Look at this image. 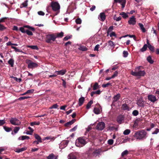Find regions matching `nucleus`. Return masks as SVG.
<instances>
[{"label":"nucleus","mask_w":159,"mask_h":159,"mask_svg":"<svg viewBox=\"0 0 159 159\" xmlns=\"http://www.w3.org/2000/svg\"><path fill=\"white\" fill-rule=\"evenodd\" d=\"M147 134V132L144 129L139 130L135 133L133 136L137 139L142 140L146 139Z\"/></svg>","instance_id":"1"},{"label":"nucleus","mask_w":159,"mask_h":159,"mask_svg":"<svg viewBox=\"0 0 159 159\" xmlns=\"http://www.w3.org/2000/svg\"><path fill=\"white\" fill-rule=\"evenodd\" d=\"M142 66H139L135 68V71H132L131 74L134 76H143L146 74L144 70H141L143 69Z\"/></svg>","instance_id":"2"},{"label":"nucleus","mask_w":159,"mask_h":159,"mask_svg":"<svg viewBox=\"0 0 159 159\" xmlns=\"http://www.w3.org/2000/svg\"><path fill=\"white\" fill-rule=\"evenodd\" d=\"M50 5L52 10L56 12L55 15H57L60 12V6L59 4L57 2L52 1Z\"/></svg>","instance_id":"3"},{"label":"nucleus","mask_w":159,"mask_h":159,"mask_svg":"<svg viewBox=\"0 0 159 159\" xmlns=\"http://www.w3.org/2000/svg\"><path fill=\"white\" fill-rule=\"evenodd\" d=\"M87 143L84 137H81L78 138L76 140L75 145L76 146L81 147L85 145Z\"/></svg>","instance_id":"4"},{"label":"nucleus","mask_w":159,"mask_h":159,"mask_svg":"<svg viewBox=\"0 0 159 159\" xmlns=\"http://www.w3.org/2000/svg\"><path fill=\"white\" fill-rule=\"evenodd\" d=\"M56 37L54 34H48L46 35L45 40V42L48 43H51L56 40Z\"/></svg>","instance_id":"5"},{"label":"nucleus","mask_w":159,"mask_h":159,"mask_svg":"<svg viewBox=\"0 0 159 159\" xmlns=\"http://www.w3.org/2000/svg\"><path fill=\"white\" fill-rule=\"evenodd\" d=\"M26 63L28 64V67L29 69H33L38 66V64L37 63L32 62L30 60H28Z\"/></svg>","instance_id":"6"},{"label":"nucleus","mask_w":159,"mask_h":159,"mask_svg":"<svg viewBox=\"0 0 159 159\" xmlns=\"http://www.w3.org/2000/svg\"><path fill=\"white\" fill-rule=\"evenodd\" d=\"M10 122L12 125H18L21 124L20 121L16 117L11 118L10 120Z\"/></svg>","instance_id":"7"},{"label":"nucleus","mask_w":159,"mask_h":159,"mask_svg":"<svg viewBox=\"0 0 159 159\" xmlns=\"http://www.w3.org/2000/svg\"><path fill=\"white\" fill-rule=\"evenodd\" d=\"M25 28H28L29 30L32 31H34L35 30V29L34 28L31 27L28 25H24L23 27H20V30L22 33H25L26 30H25L24 29Z\"/></svg>","instance_id":"8"},{"label":"nucleus","mask_w":159,"mask_h":159,"mask_svg":"<svg viewBox=\"0 0 159 159\" xmlns=\"http://www.w3.org/2000/svg\"><path fill=\"white\" fill-rule=\"evenodd\" d=\"M105 126V123L103 122H101L98 124L96 126V128L98 130H102L104 129Z\"/></svg>","instance_id":"9"},{"label":"nucleus","mask_w":159,"mask_h":159,"mask_svg":"<svg viewBox=\"0 0 159 159\" xmlns=\"http://www.w3.org/2000/svg\"><path fill=\"white\" fill-rule=\"evenodd\" d=\"M128 22L129 25H134L136 23V18L134 16H132L129 18Z\"/></svg>","instance_id":"10"},{"label":"nucleus","mask_w":159,"mask_h":159,"mask_svg":"<svg viewBox=\"0 0 159 159\" xmlns=\"http://www.w3.org/2000/svg\"><path fill=\"white\" fill-rule=\"evenodd\" d=\"M76 8V4L75 2H71L68 7L69 9L72 11H73Z\"/></svg>","instance_id":"11"},{"label":"nucleus","mask_w":159,"mask_h":159,"mask_svg":"<svg viewBox=\"0 0 159 159\" xmlns=\"http://www.w3.org/2000/svg\"><path fill=\"white\" fill-rule=\"evenodd\" d=\"M114 2L115 3L118 2L119 3H121L122 8H124L125 6L126 0H114Z\"/></svg>","instance_id":"12"},{"label":"nucleus","mask_w":159,"mask_h":159,"mask_svg":"<svg viewBox=\"0 0 159 159\" xmlns=\"http://www.w3.org/2000/svg\"><path fill=\"white\" fill-rule=\"evenodd\" d=\"M148 98L149 101L153 102H154L157 100L156 97L155 96L152 95H148Z\"/></svg>","instance_id":"13"},{"label":"nucleus","mask_w":159,"mask_h":159,"mask_svg":"<svg viewBox=\"0 0 159 159\" xmlns=\"http://www.w3.org/2000/svg\"><path fill=\"white\" fill-rule=\"evenodd\" d=\"M106 16L104 12L100 13L98 16V19L102 21H104L106 19Z\"/></svg>","instance_id":"14"},{"label":"nucleus","mask_w":159,"mask_h":159,"mask_svg":"<svg viewBox=\"0 0 159 159\" xmlns=\"http://www.w3.org/2000/svg\"><path fill=\"white\" fill-rule=\"evenodd\" d=\"M121 109L124 111H129L130 110V109L127 104L124 103L122 104L121 106Z\"/></svg>","instance_id":"15"},{"label":"nucleus","mask_w":159,"mask_h":159,"mask_svg":"<svg viewBox=\"0 0 159 159\" xmlns=\"http://www.w3.org/2000/svg\"><path fill=\"white\" fill-rule=\"evenodd\" d=\"M137 104L138 106L143 107L144 106V102L142 99H140L138 100L137 102Z\"/></svg>","instance_id":"16"},{"label":"nucleus","mask_w":159,"mask_h":159,"mask_svg":"<svg viewBox=\"0 0 159 159\" xmlns=\"http://www.w3.org/2000/svg\"><path fill=\"white\" fill-rule=\"evenodd\" d=\"M75 121V119H73L71 121L68 122L65 124V126L66 127H68L73 124Z\"/></svg>","instance_id":"17"},{"label":"nucleus","mask_w":159,"mask_h":159,"mask_svg":"<svg viewBox=\"0 0 159 159\" xmlns=\"http://www.w3.org/2000/svg\"><path fill=\"white\" fill-rule=\"evenodd\" d=\"M85 100L84 98V97H81L79 99V105L80 106L82 105L83 104Z\"/></svg>","instance_id":"18"},{"label":"nucleus","mask_w":159,"mask_h":159,"mask_svg":"<svg viewBox=\"0 0 159 159\" xmlns=\"http://www.w3.org/2000/svg\"><path fill=\"white\" fill-rule=\"evenodd\" d=\"M57 156H55L53 153H51L47 157V159H57Z\"/></svg>","instance_id":"19"},{"label":"nucleus","mask_w":159,"mask_h":159,"mask_svg":"<svg viewBox=\"0 0 159 159\" xmlns=\"http://www.w3.org/2000/svg\"><path fill=\"white\" fill-rule=\"evenodd\" d=\"M54 34L56 37V39L57 38H61L63 37L64 35V33L63 32H61L60 33H57Z\"/></svg>","instance_id":"20"},{"label":"nucleus","mask_w":159,"mask_h":159,"mask_svg":"<svg viewBox=\"0 0 159 159\" xmlns=\"http://www.w3.org/2000/svg\"><path fill=\"white\" fill-rule=\"evenodd\" d=\"M120 93L115 95L113 98V102H116L117 101L120 99Z\"/></svg>","instance_id":"21"},{"label":"nucleus","mask_w":159,"mask_h":159,"mask_svg":"<svg viewBox=\"0 0 159 159\" xmlns=\"http://www.w3.org/2000/svg\"><path fill=\"white\" fill-rule=\"evenodd\" d=\"M20 128L19 127H15L13 130V132H12L11 133L12 134H15L17 133L19 130L20 129Z\"/></svg>","instance_id":"22"},{"label":"nucleus","mask_w":159,"mask_h":159,"mask_svg":"<svg viewBox=\"0 0 159 159\" xmlns=\"http://www.w3.org/2000/svg\"><path fill=\"white\" fill-rule=\"evenodd\" d=\"M100 152L98 150H95L92 153V155L93 156L96 157L99 155L100 154Z\"/></svg>","instance_id":"23"},{"label":"nucleus","mask_w":159,"mask_h":159,"mask_svg":"<svg viewBox=\"0 0 159 159\" xmlns=\"http://www.w3.org/2000/svg\"><path fill=\"white\" fill-rule=\"evenodd\" d=\"M27 149V148L24 147L21 148H16V149L15 152L18 153L22 152V151L25 150Z\"/></svg>","instance_id":"24"},{"label":"nucleus","mask_w":159,"mask_h":159,"mask_svg":"<svg viewBox=\"0 0 159 159\" xmlns=\"http://www.w3.org/2000/svg\"><path fill=\"white\" fill-rule=\"evenodd\" d=\"M34 137L40 143H42V141L40 136L37 134H34Z\"/></svg>","instance_id":"25"},{"label":"nucleus","mask_w":159,"mask_h":159,"mask_svg":"<svg viewBox=\"0 0 159 159\" xmlns=\"http://www.w3.org/2000/svg\"><path fill=\"white\" fill-rule=\"evenodd\" d=\"M139 25L140 27L141 30L143 32L145 33V32H146V30L145 28H144L143 25L142 24L139 23Z\"/></svg>","instance_id":"26"},{"label":"nucleus","mask_w":159,"mask_h":159,"mask_svg":"<svg viewBox=\"0 0 159 159\" xmlns=\"http://www.w3.org/2000/svg\"><path fill=\"white\" fill-rule=\"evenodd\" d=\"M30 139L29 137L27 136H20L18 139L19 140H24L26 139Z\"/></svg>","instance_id":"27"},{"label":"nucleus","mask_w":159,"mask_h":159,"mask_svg":"<svg viewBox=\"0 0 159 159\" xmlns=\"http://www.w3.org/2000/svg\"><path fill=\"white\" fill-rule=\"evenodd\" d=\"M94 113L96 114H99L100 113V110L99 108L95 107L93 110Z\"/></svg>","instance_id":"28"},{"label":"nucleus","mask_w":159,"mask_h":159,"mask_svg":"<svg viewBox=\"0 0 159 159\" xmlns=\"http://www.w3.org/2000/svg\"><path fill=\"white\" fill-rule=\"evenodd\" d=\"M93 103V100H90L87 104L86 105V108L88 109H89L91 107V105Z\"/></svg>","instance_id":"29"},{"label":"nucleus","mask_w":159,"mask_h":159,"mask_svg":"<svg viewBox=\"0 0 159 159\" xmlns=\"http://www.w3.org/2000/svg\"><path fill=\"white\" fill-rule=\"evenodd\" d=\"M148 47V45L147 44H145L143 48H142L140 49V51L142 52H143L146 51Z\"/></svg>","instance_id":"30"},{"label":"nucleus","mask_w":159,"mask_h":159,"mask_svg":"<svg viewBox=\"0 0 159 159\" xmlns=\"http://www.w3.org/2000/svg\"><path fill=\"white\" fill-rule=\"evenodd\" d=\"M147 60L150 64H152L153 63L154 61L152 60V57L150 56H148L147 58Z\"/></svg>","instance_id":"31"},{"label":"nucleus","mask_w":159,"mask_h":159,"mask_svg":"<svg viewBox=\"0 0 159 159\" xmlns=\"http://www.w3.org/2000/svg\"><path fill=\"white\" fill-rule=\"evenodd\" d=\"M14 60L13 59H10L8 61V64L11 65V66L12 67L14 65Z\"/></svg>","instance_id":"32"},{"label":"nucleus","mask_w":159,"mask_h":159,"mask_svg":"<svg viewBox=\"0 0 159 159\" xmlns=\"http://www.w3.org/2000/svg\"><path fill=\"white\" fill-rule=\"evenodd\" d=\"M120 15L122 16V17L125 19L128 17V15L125 12H122L120 13Z\"/></svg>","instance_id":"33"},{"label":"nucleus","mask_w":159,"mask_h":159,"mask_svg":"<svg viewBox=\"0 0 159 159\" xmlns=\"http://www.w3.org/2000/svg\"><path fill=\"white\" fill-rule=\"evenodd\" d=\"M3 128L7 132H9L12 130V128L6 126H3Z\"/></svg>","instance_id":"34"},{"label":"nucleus","mask_w":159,"mask_h":159,"mask_svg":"<svg viewBox=\"0 0 159 159\" xmlns=\"http://www.w3.org/2000/svg\"><path fill=\"white\" fill-rule=\"evenodd\" d=\"M11 48H12L14 49L15 50V51L16 52H23L21 50L19 49L16 47L13 46H11Z\"/></svg>","instance_id":"35"},{"label":"nucleus","mask_w":159,"mask_h":159,"mask_svg":"<svg viewBox=\"0 0 159 159\" xmlns=\"http://www.w3.org/2000/svg\"><path fill=\"white\" fill-rule=\"evenodd\" d=\"M67 70H62L59 71V75H63L66 72Z\"/></svg>","instance_id":"36"},{"label":"nucleus","mask_w":159,"mask_h":159,"mask_svg":"<svg viewBox=\"0 0 159 159\" xmlns=\"http://www.w3.org/2000/svg\"><path fill=\"white\" fill-rule=\"evenodd\" d=\"M27 2H28L27 0H26V1H25L21 5L20 7H26L28 5Z\"/></svg>","instance_id":"37"},{"label":"nucleus","mask_w":159,"mask_h":159,"mask_svg":"<svg viewBox=\"0 0 159 159\" xmlns=\"http://www.w3.org/2000/svg\"><path fill=\"white\" fill-rule=\"evenodd\" d=\"M109 86H112V83L109 82L107 84H102V86L103 88H106V87H108Z\"/></svg>","instance_id":"38"},{"label":"nucleus","mask_w":159,"mask_h":159,"mask_svg":"<svg viewBox=\"0 0 159 159\" xmlns=\"http://www.w3.org/2000/svg\"><path fill=\"white\" fill-rule=\"evenodd\" d=\"M148 47L149 50L152 52H154V46H152L151 45H150L148 46Z\"/></svg>","instance_id":"39"},{"label":"nucleus","mask_w":159,"mask_h":159,"mask_svg":"<svg viewBox=\"0 0 159 159\" xmlns=\"http://www.w3.org/2000/svg\"><path fill=\"white\" fill-rule=\"evenodd\" d=\"M123 119L122 117L119 116L117 118V121L119 123L121 124L123 120Z\"/></svg>","instance_id":"40"},{"label":"nucleus","mask_w":159,"mask_h":159,"mask_svg":"<svg viewBox=\"0 0 159 159\" xmlns=\"http://www.w3.org/2000/svg\"><path fill=\"white\" fill-rule=\"evenodd\" d=\"M79 49L80 50L82 51H86L87 50V48H86L85 46H81L79 48Z\"/></svg>","instance_id":"41"},{"label":"nucleus","mask_w":159,"mask_h":159,"mask_svg":"<svg viewBox=\"0 0 159 159\" xmlns=\"http://www.w3.org/2000/svg\"><path fill=\"white\" fill-rule=\"evenodd\" d=\"M130 130L129 129H126L123 132V134L125 135H128L130 132Z\"/></svg>","instance_id":"42"},{"label":"nucleus","mask_w":159,"mask_h":159,"mask_svg":"<svg viewBox=\"0 0 159 159\" xmlns=\"http://www.w3.org/2000/svg\"><path fill=\"white\" fill-rule=\"evenodd\" d=\"M27 47L33 49H36L37 50L38 49V47L37 46L34 45H31V46H27Z\"/></svg>","instance_id":"43"},{"label":"nucleus","mask_w":159,"mask_h":159,"mask_svg":"<svg viewBox=\"0 0 159 159\" xmlns=\"http://www.w3.org/2000/svg\"><path fill=\"white\" fill-rule=\"evenodd\" d=\"M127 36H129L130 38H133L134 39V40H136V37L135 35H126L123 36L124 37H125Z\"/></svg>","instance_id":"44"},{"label":"nucleus","mask_w":159,"mask_h":159,"mask_svg":"<svg viewBox=\"0 0 159 159\" xmlns=\"http://www.w3.org/2000/svg\"><path fill=\"white\" fill-rule=\"evenodd\" d=\"M98 88V84L96 82L94 84V86H93V89L94 90H96Z\"/></svg>","instance_id":"45"},{"label":"nucleus","mask_w":159,"mask_h":159,"mask_svg":"<svg viewBox=\"0 0 159 159\" xmlns=\"http://www.w3.org/2000/svg\"><path fill=\"white\" fill-rule=\"evenodd\" d=\"M139 114V111L137 110H134L132 112V114L133 116H136Z\"/></svg>","instance_id":"46"},{"label":"nucleus","mask_w":159,"mask_h":159,"mask_svg":"<svg viewBox=\"0 0 159 159\" xmlns=\"http://www.w3.org/2000/svg\"><path fill=\"white\" fill-rule=\"evenodd\" d=\"M40 124V122H32L30 123V125L32 126H34V125H39Z\"/></svg>","instance_id":"47"},{"label":"nucleus","mask_w":159,"mask_h":159,"mask_svg":"<svg viewBox=\"0 0 159 159\" xmlns=\"http://www.w3.org/2000/svg\"><path fill=\"white\" fill-rule=\"evenodd\" d=\"M113 26H110L109 28L107 30V35H108L109 33L110 32H111L112 30H113Z\"/></svg>","instance_id":"48"},{"label":"nucleus","mask_w":159,"mask_h":159,"mask_svg":"<svg viewBox=\"0 0 159 159\" xmlns=\"http://www.w3.org/2000/svg\"><path fill=\"white\" fill-rule=\"evenodd\" d=\"M6 29V28L3 25L0 24V31H2Z\"/></svg>","instance_id":"49"},{"label":"nucleus","mask_w":159,"mask_h":159,"mask_svg":"<svg viewBox=\"0 0 159 159\" xmlns=\"http://www.w3.org/2000/svg\"><path fill=\"white\" fill-rule=\"evenodd\" d=\"M75 22L77 24H80L81 23L82 20L80 18H79L76 19Z\"/></svg>","instance_id":"50"},{"label":"nucleus","mask_w":159,"mask_h":159,"mask_svg":"<svg viewBox=\"0 0 159 159\" xmlns=\"http://www.w3.org/2000/svg\"><path fill=\"white\" fill-rule=\"evenodd\" d=\"M58 107V106L57 105V104H55L50 107L49 108L50 109L53 108H57Z\"/></svg>","instance_id":"51"},{"label":"nucleus","mask_w":159,"mask_h":159,"mask_svg":"<svg viewBox=\"0 0 159 159\" xmlns=\"http://www.w3.org/2000/svg\"><path fill=\"white\" fill-rule=\"evenodd\" d=\"M25 33H26L28 35L30 36H32L33 35L32 32L28 30H26Z\"/></svg>","instance_id":"52"},{"label":"nucleus","mask_w":159,"mask_h":159,"mask_svg":"<svg viewBox=\"0 0 159 159\" xmlns=\"http://www.w3.org/2000/svg\"><path fill=\"white\" fill-rule=\"evenodd\" d=\"M128 153V151L127 150H125L123 152L121 153V156L122 157L124 156L125 155H127Z\"/></svg>","instance_id":"53"},{"label":"nucleus","mask_w":159,"mask_h":159,"mask_svg":"<svg viewBox=\"0 0 159 159\" xmlns=\"http://www.w3.org/2000/svg\"><path fill=\"white\" fill-rule=\"evenodd\" d=\"M69 159H77V157L73 155H70L69 156Z\"/></svg>","instance_id":"54"},{"label":"nucleus","mask_w":159,"mask_h":159,"mask_svg":"<svg viewBox=\"0 0 159 159\" xmlns=\"http://www.w3.org/2000/svg\"><path fill=\"white\" fill-rule=\"evenodd\" d=\"M138 120H136L135 121L133 126V127L136 128L138 126Z\"/></svg>","instance_id":"55"},{"label":"nucleus","mask_w":159,"mask_h":159,"mask_svg":"<svg viewBox=\"0 0 159 159\" xmlns=\"http://www.w3.org/2000/svg\"><path fill=\"white\" fill-rule=\"evenodd\" d=\"M123 57H125L128 56V53L127 51H124L123 52Z\"/></svg>","instance_id":"56"},{"label":"nucleus","mask_w":159,"mask_h":159,"mask_svg":"<svg viewBox=\"0 0 159 159\" xmlns=\"http://www.w3.org/2000/svg\"><path fill=\"white\" fill-rule=\"evenodd\" d=\"M8 18L7 17H4L1 18L0 19V23L3 22H4L5 21V20Z\"/></svg>","instance_id":"57"},{"label":"nucleus","mask_w":159,"mask_h":159,"mask_svg":"<svg viewBox=\"0 0 159 159\" xmlns=\"http://www.w3.org/2000/svg\"><path fill=\"white\" fill-rule=\"evenodd\" d=\"M45 139H47V140L51 139V140H54L55 139V138L54 137H52V136H49L46 137V138Z\"/></svg>","instance_id":"58"},{"label":"nucleus","mask_w":159,"mask_h":159,"mask_svg":"<svg viewBox=\"0 0 159 159\" xmlns=\"http://www.w3.org/2000/svg\"><path fill=\"white\" fill-rule=\"evenodd\" d=\"M108 143L110 145H112L114 142V141L112 139H110L108 141Z\"/></svg>","instance_id":"59"},{"label":"nucleus","mask_w":159,"mask_h":159,"mask_svg":"<svg viewBox=\"0 0 159 159\" xmlns=\"http://www.w3.org/2000/svg\"><path fill=\"white\" fill-rule=\"evenodd\" d=\"M72 37V35H70V36H66V37H65L63 39H64V41H67L69 39L71 38Z\"/></svg>","instance_id":"60"},{"label":"nucleus","mask_w":159,"mask_h":159,"mask_svg":"<svg viewBox=\"0 0 159 159\" xmlns=\"http://www.w3.org/2000/svg\"><path fill=\"white\" fill-rule=\"evenodd\" d=\"M34 90L33 89H29V90H28L26 92V93H27V94L32 93L34 92Z\"/></svg>","instance_id":"61"},{"label":"nucleus","mask_w":159,"mask_h":159,"mask_svg":"<svg viewBox=\"0 0 159 159\" xmlns=\"http://www.w3.org/2000/svg\"><path fill=\"white\" fill-rule=\"evenodd\" d=\"M100 45L99 44H97L96 45L94 48V51H98V49L99 48Z\"/></svg>","instance_id":"62"},{"label":"nucleus","mask_w":159,"mask_h":159,"mask_svg":"<svg viewBox=\"0 0 159 159\" xmlns=\"http://www.w3.org/2000/svg\"><path fill=\"white\" fill-rule=\"evenodd\" d=\"M110 36L111 37H113V36L116 37V34L115 33V32H112L110 34Z\"/></svg>","instance_id":"63"},{"label":"nucleus","mask_w":159,"mask_h":159,"mask_svg":"<svg viewBox=\"0 0 159 159\" xmlns=\"http://www.w3.org/2000/svg\"><path fill=\"white\" fill-rule=\"evenodd\" d=\"M159 132V129L157 128L155 131L152 133V134H157Z\"/></svg>","instance_id":"64"}]
</instances>
